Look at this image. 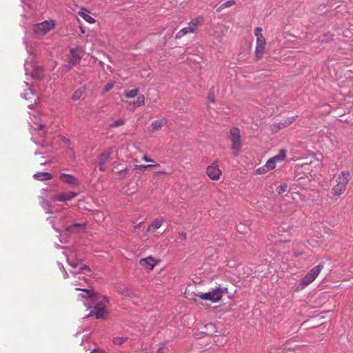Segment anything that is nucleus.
<instances>
[{"label": "nucleus", "instance_id": "obj_1", "mask_svg": "<svg viewBox=\"0 0 353 353\" xmlns=\"http://www.w3.org/2000/svg\"><path fill=\"white\" fill-rule=\"evenodd\" d=\"M350 179V174L348 171H342L336 178V185L332 188L334 195L340 196L346 190L347 183Z\"/></svg>", "mask_w": 353, "mask_h": 353}, {"label": "nucleus", "instance_id": "obj_2", "mask_svg": "<svg viewBox=\"0 0 353 353\" xmlns=\"http://www.w3.org/2000/svg\"><path fill=\"white\" fill-rule=\"evenodd\" d=\"M226 288L216 287L205 293H199L196 296L202 300L210 301L212 303H216L220 301L223 296V292L226 291Z\"/></svg>", "mask_w": 353, "mask_h": 353}, {"label": "nucleus", "instance_id": "obj_3", "mask_svg": "<svg viewBox=\"0 0 353 353\" xmlns=\"http://www.w3.org/2000/svg\"><path fill=\"white\" fill-rule=\"evenodd\" d=\"M203 21V17H198L192 19L187 27H185L180 30L175 36L176 39H181L184 35L193 33L197 30L198 26Z\"/></svg>", "mask_w": 353, "mask_h": 353}, {"label": "nucleus", "instance_id": "obj_4", "mask_svg": "<svg viewBox=\"0 0 353 353\" xmlns=\"http://www.w3.org/2000/svg\"><path fill=\"white\" fill-rule=\"evenodd\" d=\"M323 268V264L319 263L316 266L312 268L303 278L301 284L303 286H307L310 284L316 276L319 274L322 269Z\"/></svg>", "mask_w": 353, "mask_h": 353}, {"label": "nucleus", "instance_id": "obj_5", "mask_svg": "<svg viewBox=\"0 0 353 353\" xmlns=\"http://www.w3.org/2000/svg\"><path fill=\"white\" fill-rule=\"evenodd\" d=\"M81 52V50L79 47L70 48V52L71 54V58L68 64L65 65V68L67 72L70 70L74 66H75L81 61L82 59L81 56L80 55Z\"/></svg>", "mask_w": 353, "mask_h": 353}, {"label": "nucleus", "instance_id": "obj_6", "mask_svg": "<svg viewBox=\"0 0 353 353\" xmlns=\"http://www.w3.org/2000/svg\"><path fill=\"white\" fill-rule=\"evenodd\" d=\"M230 134L232 141V149L239 152L242 146L240 130L237 128H232L230 131Z\"/></svg>", "mask_w": 353, "mask_h": 353}, {"label": "nucleus", "instance_id": "obj_7", "mask_svg": "<svg viewBox=\"0 0 353 353\" xmlns=\"http://www.w3.org/2000/svg\"><path fill=\"white\" fill-rule=\"evenodd\" d=\"M101 300H99L94 306L96 310L95 316L97 319H103L107 314V312L105 309L106 305L109 303L108 299L106 296H101Z\"/></svg>", "mask_w": 353, "mask_h": 353}, {"label": "nucleus", "instance_id": "obj_8", "mask_svg": "<svg viewBox=\"0 0 353 353\" xmlns=\"http://www.w3.org/2000/svg\"><path fill=\"white\" fill-rule=\"evenodd\" d=\"M54 23L52 21H45L42 23H38L34 27V32L37 36H43L54 26Z\"/></svg>", "mask_w": 353, "mask_h": 353}, {"label": "nucleus", "instance_id": "obj_9", "mask_svg": "<svg viewBox=\"0 0 353 353\" xmlns=\"http://www.w3.org/2000/svg\"><path fill=\"white\" fill-rule=\"evenodd\" d=\"M76 290L82 291L83 293L80 294L79 296L83 299H89L92 302H97L101 299L100 294L94 292L92 290L77 288Z\"/></svg>", "mask_w": 353, "mask_h": 353}, {"label": "nucleus", "instance_id": "obj_10", "mask_svg": "<svg viewBox=\"0 0 353 353\" xmlns=\"http://www.w3.org/2000/svg\"><path fill=\"white\" fill-rule=\"evenodd\" d=\"M78 195L77 192H61L57 195L52 196L51 199L54 201H68Z\"/></svg>", "mask_w": 353, "mask_h": 353}, {"label": "nucleus", "instance_id": "obj_11", "mask_svg": "<svg viewBox=\"0 0 353 353\" xmlns=\"http://www.w3.org/2000/svg\"><path fill=\"white\" fill-rule=\"evenodd\" d=\"M206 173L211 179L217 180L221 174V171L219 170L218 165L215 163H213L211 165L208 167Z\"/></svg>", "mask_w": 353, "mask_h": 353}, {"label": "nucleus", "instance_id": "obj_12", "mask_svg": "<svg viewBox=\"0 0 353 353\" xmlns=\"http://www.w3.org/2000/svg\"><path fill=\"white\" fill-rule=\"evenodd\" d=\"M112 153V149L102 152L99 158V169L104 171L106 169V163L110 160V156Z\"/></svg>", "mask_w": 353, "mask_h": 353}, {"label": "nucleus", "instance_id": "obj_13", "mask_svg": "<svg viewBox=\"0 0 353 353\" xmlns=\"http://www.w3.org/2000/svg\"><path fill=\"white\" fill-rule=\"evenodd\" d=\"M59 179L61 181L72 187H77L79 185V180L74 176L71 174L61 173L59 176Z\"/></svg>", "mask_w": 353, "mask_h": 353}, {"label": "nucleus", "instance_id": "obj_14", "mask_svg": "<svg viewBox=\"0 0 353 353\" xmlns=\"http://www.w3.org/2000/svg\"><path fill=\"white\" fill-rule=\"evenodd\" d=\"M139 264L148 270H151L157 265L155 259L152 256H148L144 259H141L139 261Z\"/></svg>", "mask_w": 353, "mask_h": 353}, {"label": "nucleus", "instance_id": "obj_15", "mask_svg": "<svg viewBox=\"0 0 353 353\" xmlns=\"http://www.w3.org/2000/svg\"><path fill=\"white\" fill-rule=\"evenodd\" d=\"M40 205L47 214H53L54 212H57V209H53L54 206H52L48 201L43 198L41 199Z\"/></svg>", "mask_w": 353, "mask_h": 353}, {"label": "nucleus", "instance_id": "obj_16", "mask_svg": "<svg viewBox=\"0 0 353 353\" xmlns=\"http://www.w3.org/2000/svg\"><path fill=\"white\" fill-rule=\"evenodd\" d=\"M85 223H74L66 228L65 230L68 233H77L83 231L85 229Z\"/></svg>", "mask_w": 353, "mask_h": 353}, {"label": "nucleus", "instance_id": "obj_17", "mask_svg": "<svg viewBox=\"0 0 353 353\" xmlns=\"http://www.w3.org/2000/svg\"><path fill=\"white\" fill-rule=\"evenodd\" d=\"M79 15L89 23L95 22L94 19L89 14V12L85 8H82L81 10L79 12Z\"/></svg>", "mask_w": 353, "mask_h": 353}, {"label": "nucleus", "instance_id": "obj_18", "mask_svg": "<svg viewBox=\"0 0 353 353\" xmlns=\"http://www.w3.org/2000/svg\"><path fill=\"white\" fill-rule=\"evenodd\" d=\"M33 177L39 181L49 180L52 179V174L49 172H41L34 174Z\"/></svg>", "mask_w": 353, "mask_h": 353}, {"label": "nucleus", "instance_id": "obj_19", "mask_svg": "<svg viewBox=\"0 0 353 353\" xmlns=\"http://www.w3.org/2000/svg\"><path fill=\"white\" fill-rule=\"evenodd\" d=\"M43 68L42 66L35 68L31 72V77L34 79H41L43 77Z\"/></svg>", "mask_w": 353, "mask_h": 353}, {"label": "nucleus", "instance_id": "obj_20", "mask_svg": "<svg viewBox=\"0 0 353 353\" xmlns=\"http://www.w3.org/2000/svg\"><path fill=\"white\" fill-rule=\"evenodd\" d=\"M166 123H167V119L163 118V119H161L159 120H155V121H152L150 126H151L152 130H157L160 129L162 126L165 125Z\"/></svg>", "mask_w": 353, "mask_h": 353}, {"label": "nucleus", "instance_id": "obj_21", "mask_svg": "<svg viewBox=\"0 0 353 353\" xmlns=\"http://www.w3.org/2000/svg\"><path fill=\"white\" fill-rule=\"evenodd\" d=\"M286 157V150L285 149H281L279 152V153L272 157V159L276 163V162H281L283 161Z\"/></svg>", "mask_w": 353, "mask_h": 353}, {"label": "nucleus", "instance_id": "obj_22", "mask_svg": "<svg viewBox=\"0 0 353 353\" xmlns=\"http://www.w3.org/2000/svg\"><path fill=\"white\" fill-rule=\"evenodd\" d=\"M162 225V221L160 219H155L152 221L150 225L148 228V232H153L159 229Z\"/></svg>", "mask_w": 353, "mask_h": 353}, {"label": "nucleus", "instance_id": "obj_23", "mask_svg": "<svg viewBox=\"0 0 353 353\" xmlns=\"http://www.w3.org/2000/svg\"><path fill=\"white\" fill-rule=\"evenodd\" d=\"M236 4V1L234 0H228L226 2L222 3L221 6H219L216 9V12H220L223 9L230 8L232 6H234Z\"/></svg>", "mask_w": 353, "mask_h": 353}, {"label": "nucleus", "instance_id": "obj_24", "mask_svg": "<svg viewBox=\"0 0 353 353\" xmlns=\"http://www.w3.org/2000/svg\"><path fill=\"white\" fill-rule=\"evenodd\" d=\"M91 272L89 267L85 265H81L78 271H71L70 273L73 275H76L77 274H84L90 273Z\"/></svg>", "mask_w": 353, "mask_h": 353}, {"label": "nucleus", "instance_id": "obj_25", "mask_svg": "<svg viewBox=\"0 0 353 353\" xmlns=\"http://www.w3.org/2000/svg\"><path fill=\"white\" fill-rule=\"evenodd\" d=\"M133 107L132 109H135L139 106L143 105L145 104V97L143 94L138 96L137 101L132 103Z\"/></svg>", "mask_w": 353, "mask_h": 353}, {"label": "nucleus", "instance_id": "obj_26", "mask_svg": "<svg viewBox=\"0 0 353 353\" xmlns=\"http://www.w3.org/2000/svg\"><path fill=\"white\" fill-rule=\"evenodd\" d=\"M85 90V89L84 88H80L76 90L72 96V99L74 101L79 100L84 93Z\"/></svg>", "mask_w": 353, "mask_h": 353}, {"label": "nucleus", "instance_id": "obj_27", "mask_svg": "<svg viewBox=\"0 0 353 353\" xmlns=\"http://www.w3.org/2000/svg\"><path fill=\"white\" fill-rule=\"evenodd\" d=\"M265 46H256L255 54L258 59L263 57L265 52Z\"/></svg>", "mask_w": 353, "mask_h": 353}, {"label": "nucleus", "instance_id": "obj_28", "mask_svg": "<svg viewBox=\"0 0 353 353\" xmlns=\"http://www.w3.org/2000/svg\"><path fill=\"white\" fill-rule=\"evenodd\" d=\"M125 123V120L124 119H119L110 123L109 128H117V127L124 125Z\"/></svg>", "mask_w": 353, "mask_h": 353}, {"label": "nucleus", "instance_id": "obj_29", "mask_svg": "<svg viewBox=\"0 0 353 353\" xmlns=\"http://www.w3.org/2000/svg\"><path fill=\"white\" fill-rule=\"evenodd\" d=\"M138 92H139L138 89H133V90H130L125 92L124 96L126 98H134L138 94Z\"/></svg>", "mask_w": 353, "mask_h": 353}, {"label": "nucleus", "instance_id": "obj_30", "mask_svg": "<svg viewBox=\"0 0 353 353\" xmlns=\"http://www.w3.org/2000/svg\"><path fill=\"white\" fill-rule=\"evenodd\" d=\"M265 166L266 169H268V171L272 170L275 168L276 162L272 158H270L267 161V162L265 164Z\"/></svg>", "mask_w": 353, "mask_h": 353}, {"label": "nucleus", "instance_id": "obj_31", "mask_svg": "<svg viewBox=\"0 0 353 353\" xmlns=\"http://www.w3.org/2000/svg\"><path fill=\"white\" fill-rule=\"evenodd\" d=\"M31 95L34 96V92L32 89L29 88L28 90H26L22 94L21 97L26 100L31 99Z\"/></svg>", "mask_w": 353, "mask_h": 353}, {"label": "nucleus", "instance_id": "obj_32", "mask_svg": "<svg viewBox=\"0 0 353 353\" xmlns=\"http://www.w3.org/2000/svg\"><path fill=\"white\" fill-rule=\"evenodd\" d=\"M127 337H114L112 342L114 345H120L127 341Z\"/></svg>", "mask_w": 353, "mask_h": 353}, {"label": "nucleus", "instance_id": "obj_33", "mask_svg": "<svg viewBox=\"0 0 353 353\" xmlns=\"http://www.w3.org/2000/svg\"><path fill=\"white\" fill-rule=\"evenodd\" d=\"M114 86V82H108L103 88L102 94H105L112 90Z\"/></svg>", "mask_w": 353, "mask_h": 353}, {"label": "nucleus", "instance_id": "obj_34", "mask_svg": "<svg viewBox=\"0 0 353 353\" xmlns=\"http://www.w3.org/2000/svg\"><path fill=\"white\" fill-rule=\"evenodd\" d=\"M288 190V185L286 183L281 184L276 188V192L279 194H281L286 192Z\"/></svg>", "mask_w": 353, "mask_h": 353}, {"label": "nucleus", "instance_id": "obj_35", "mask_svg": "<svg viewBox=\"0 0 353 353\" xmlns=\"http://www.w3.org/2000/svg\"><path fill=\"white\" fill-rule=\"evenodd\" d=\"M266 41L263 36H259V38L256 39V45L260 46H265Z\"/></svg>", "mask_w": 353, "mask_h": 353}, {"label": "nucleus", "instance_id": "obj_36", "mask_svg": "<svg viewBox=\"0 0 353 353\" xmlns=\"http://www.w3.org/2000/svg\"><path fill=\"white\" fill-rule=\"evenodd\" d=\"M332 35L330 32H327L325 34H324L323 37H320L319 40L321 42H327L329 40H330L332 39Z\"/></svg>", "mask_w": 353, "mask_h": 353}, {"label": "nucleus", "instance_id": "obj_37", "mask_svg": "<svg viewBox=\"0 0 353 353\" xmlns=\"http://www.w3.org/2000/svg\"><path fill=\"white\" fill-rule=\"evenodd\" d=\"M295 117H297V116L292 117L288 119L287 121H285L284 123H279V125H281L283 126H288V125L292 123L295 120Z\"/></svg>", "mask_w": 353, "mask_h": 353}, {"label": "nucleus", "instance_id": "obj_38", "mask_svg": "<svg viewBox=\"0 0 353 353\" xmlns=\"http://www.w3.org/2000/svg\"><path fill=\"white\" fill-rule=\"evenodd\" d=\"M268 172V169H266L265 166L263 165V167H261L255 170L256 174H265Z\"/></svg>", "mask_w": 353, "mask_h": 353}, {"label": "nucleus", "instance_id": "obj_39", "mask_svg": "<svg viewBox=\"0 0 353 353\" xmlns=\"http://www.w3.org/2000/svg\"><path fill=\"white\" fill-rule=\"evenodd\" d=\"M58 265L59 267L60 268V269L61 270V271L63 272V277L65 279H68L69 277V274L68 273L66 272V270H65L64 267H63V265L61 263H58Z\"/></svg>", "mask_w": 353, "mask_h": 353}, {"label": "nucleus", "instance_id": "obj_40", "mask_svg": "<svg viewBox=\"0 0 353 353\" xmlns=\"http://www.w3.org/2000/svg\"><path fill=\"white\" fill-rule=\"evenodd\" d=\"M44 128H45V124L40 123L39 125L38 129L39 131H41V133H39L40 137H43L45 135L46 132L44 131Z\"/></svg>", "mask_w": 353, "mask_h": 353}, {"label": "nucleus", "instance_id": "obj_41", "mask_svg": "<svg viewBox=\"0 0 353 353\" xmlns=\"http://www.w3.org/2000/svg\"><path fill=\"white\" fill-rule=\"evenodd\" d=\"M123 293H124V292H125V293L127 294V295H128V296H130V297H134V296H135L134 292L132 290H130V289H129V288H125V289L123 290Z\"/></svg>", "mask_w": 353, "mask_h": 353}, {"label": "nucleus", "instance_id": "obj_42", "mask_svg": "<svg viewBox=\"0 0 353 353\" xmlns=\"http://www.w3.org/2000/svg\"><path fill=\"white\" fill-rule=\"evenodd\" d=\"M255 36L257 38H259V36H263L262 34V28L257 27L254 30Z\"/></svg>", "mask_w": 353, "mask_h": 353}, {"label": "nucleus", "instance_id": "obj_43", "mask_svg": "<svg viewBox=\"0 0 353 353\" xmlns=\"http://www.w3.org/2000/svg\"><path fill=\"white\" fill-rule=\"evenodd\" d=\"M179 239L181 241H185L186 239V234L183 232H181L179 233Z\"/></svg>", "mask_w": 353, "mask_h": 353}, {"label": "nucleus", "instance_id": "obj_44", "mask_svg": "<svg viewBox=\"0 0 353 353\" xmlns=\"http://www.w3.org/2000/svg\"><path fill=\"white\" fill-rule=\"evenodd\" d=\"M214 99H215V97H214V94L213 92H210L209 96H208V100L212 102V103H214Z\"/></svg>", "mask_w": 353, "mask_h": 353}, {"label": "nucleus", "instance_id": "obj_45", "mask_svg": "<svg viewBox=\"0 0 353 353\" xmlns=\"http://www.w3.org/2000/svg\"><path fill=\"white\" fill-rule=\"evenodd\" d=\"M24 68H25L26 74H28V72H29V68H28V61H26V63L24 64Z\"/></svg>", "mask_w": 353, "mask_h": 353}, {"label": "nucleus", "instance_id": "obj_46", "mask_svg": "<svg viewBox=\"0 0 353 353\" xmlns=\"http://www.w3.org/2000/svg\"><path fill=\"white\" fill-rule=\"evenodd\" d=\"M143 160L145 161V162H153V160L148 158L147 156H144L143 157Z\"/></svg>", "mask_w": 353, "mask_h": 353}, {"label": "nucleus", "instance_id": "obj_47", "mask_svg": "<svg viewBox=\"0 0 353 353\" xmlns=\"http://www.w3.org/2000/svg\"><path fill=\"white\" fill-rule=\"evenodd\" d=\"M165 352V347L163 346H161L157 353H164Z\"/></svg>", "mask_w": 353, "mask_h": 353}, {"label": "nucleus", "instance_id": "obj_48", "mask_svg": "<svg viewBox=\"0 0 353 353\" xmlns=\"http://www.w3.org/2000/svg\"><path fill=\"white\" fill-rule=\"evenodd\" d=\"M155 165H152V164H148V165H144V168L145 169H148V168H152V167H154Z\"/></svg>", "mask_w": 353, "mask_h": 353}, {"label": "nucleus", "instance_id": "obj_49", "mask_svg": "<svg viewBox=\"0 0 353 353\" xmlns=\"http://www.w3.org/2000/svg\"><path fill=\"white\" fill-rule=\"evenodd\" d=\"M70 265L73 268H76L78 267V264L77 263H69Z\"/></svg>", "mask_w": 353, "mask_h": 353}, {"label": "nucleus", "instance_id": "obj_50", "mask_svg": "<svg viewBox=\"0 0 353 353\" xmlns=\"http://www.w3.org/2000/svg\"><path fill=\"white\" fill-rule=\"evenodd\" d=\"M142 225V223H139V224L136 225L134 228V230L136 229H138L141 227V225Z\"/></svg>", "mask_w": 353, "mask_h": 353}, {"label": "nucleus", "instance_id": "obj_51", "mask_svg": "<svg viewBox=\"0 0 353 353\" xmlns=\"http://www.w3.org/2000/svg\"><path fill=\"white\" fill-rule=\"evenodd\" d=\"M90 353H101V352H99V351L94 350Z\"/></svg>", "mask_w": 353, "mask_h": 353}, {"label": "nucleus", "instance_id": "obj_52", "mask_svg": "<svg viewBox=\"0 0 353 353\" xmlns=\"http://www.w3.org/2000/svg\"><path fill=\"white\" fill-rule=\"evenodd\" d=\"M80 29H81V32L82 33H85V30H83V28L82 27H81Z\"/></svg>", "mask_w": 353, "mask_h": 353}, {"label": "nucleus", "instance_id": "obj_53", "mask_svg": "<svg viewBox=\"0 0 353 353\" xmlns=\"http://www.w3.org/2000/svg\"><path fill=\"white\" fill-rule=\"evenodd\" d=\"M41 154V153H40V152H34V154H35V155H39V154Z\"/></svg>", "mask_w": 353, "mask_h": 353}, {"label": "nucleus", "instance_id": "obj_54", "mask_svg": "<svg viewBox=\"0 0 353 353\" xmlns=\"http://www.w3.org/2000/svg\"><path fill=\"white\" fill-rule=\"evenodd\" d=\"M144 165H139V168H144Z\"/></svg>", "mask_w": 353, "mask_h": 353}, {"label": "nucleus", "instance_id": "obj_55", "mask_svg": "<svg viewBox=\"0 0 353 353\" xmlns=\"http://www.w3.org/2000/svg\"><path fill=\"white\" fill-rule=\"evenodd\" d=\"M237 230H238V231H239V232H242V233L243 232V231H241V229H240L239 228H237Z\"/></svg>", "mask_w": 353, "mask_h": 353}, {"label": "nucleus", "instance_id": "obj_56", "mask_svg": "<svg viewBox=\"0 0 353 353\" xmlns=\"http://www.w3.org/2000/svg\"><path fill=\"white\" fill-rule=\"evenodd\" d=\"M27 52H28V53H30V50H29L28 48H27Z\"/></svg>", "mask_w": 353, "mask_h": 353}]
</instances>
